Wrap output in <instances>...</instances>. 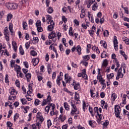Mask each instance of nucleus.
Wrapping results in <instances>:
<instances>
[{"instance_id":"nucleus-1","label":"nucleus","mask_w":129,"mask_h":129,"mask_svg":"<svg viewBox=\"0 0 129 129\" xmlns=\"http://www.w3.org/2000/svg\"><path fill=\"white\" fill-rule=\"evenodd\" d=\"M71 106H72L73 108L72 109V111L71 112L72 115H74V113L75 114H79V111H77V107L75 104H73L72 102H71Z\"/></svg>"},{"instance_id":"nucleus-2","label":"nucleus","mask_w":129,"mask_h":129,"mask_svg":"<svg viewBox=\"0 0 129 129\" xmlns=\"http://www.w3.org/2000/svg\"><path fill=\"white\" fill-rule=\"evenodd\" d=\"M114 109L115 116L120 119V116H119V114H120V107L117 105H115Z\"/></svg>"},{"instance_id":"nucleus-3","label":"nucleus","mask_w":129,"mask_h":129,"mask_svg":"<svg viewBox=\"0 0 129 129\" xmlns=\"http://www.w3.org/2000/svg\"><path fill=\"white\" fill-rule=\"evenodd\" d=\"M7 8L9 10H17L19 8V6L16 3L9 4L7 5Z\"/></svg>"},{"instance_id":"nucleus-4","label":"nucleus","mask_w":129,"mask_h":129,"mask_svg":"<svg viewBox=\"0 0 129 129\" xmlns=\"http://www.w3.org/2000/svg\"><path fill=\"white\" fill-rule=\"evenodd\" d=\"M114 47L115 51L118 50V42H117V37L116 36H114V40L113 41Z\"/></svg>"},{"instance_id":"nucleus-5","label":"nucleus","mask_w":129,"mask_h":129,"mask_svg":"<svg viewBox=\"0 0 129 129\" xmlns=\"http://www.w3.org/2000/svg\"><path fill=\"white\" fill-rule=\"evenodd\" d=\"M50 25H49L47 27V30L49 31V32H51V31H53L54 30V26H55V23L54 21H51L50 22Z\"/></svg>"},{"instance_id":"nucleus-6","label":"nucleus","mask_w":129,"mask_h":129,"mask_svg":"<svg viewBox=\"0 0 129 129\" xmlns=\"http://www.w3.org/2000/svg\"><path fill=\"white\" fill-rule=\"evenodd\" d=\"M121 72H122V68H120L117 72L118 76H119L120 78H123V74L121 73Z\"/></svg>"},{"instance_id":"nucleus-7","label":"nucleus","mask_w":129,"mask_h":129,"mask_svg":"<svg viewBox=\"0 0 129 129\" xmlns=\"http://www.w3.org/2000/svg\"><path fill=\"white\" fill-rule=\"evenodd\" d=\"M52 17L49 15H46V22L47 24H51V22H53Z\"/></svg>"},{"instance_id":"nucleus-8","label":"nucleus","mask_w":129,"mask_h":129,"mask_svg":"<svg viewBox=\"0 0 129 129\" xmlns=\"http://www.w3.org/2000/svg\"><path fill=\"white\" fill-rule=\"evenodd\" d=\"M32 64L34 66H36L37 64L39 63V58H33L32 59Z\"/></svg>"},{"instance_id":"nucleus-9","label":"nucleus","mask_w":129,"mask_h":129,"mask_svg":"<svg viewBox=\"0 0 129 129\" xmlns=\"http://www.w3.org/2000/svg\"><path fill=\"white\" fill-rule=\"evenodd\" d=\"M15 71H17V74H19V72L21 71V67L20 66H18L15 64L14 66Z\"/></svg>"},{"instance_id":"nucleus-10","label":"nucleus","mask_w":129,"mask_h":129,"mask_svg":"<svg viewBox=\"0 0 129 129\" xmlns=\"http://www.w3.org/2000/svg\"><path fill=\"white\" fill-rule=\"evenodd\" d=\"M56 37V33L54 31L51 32V33L48 36L49 39H54Z\"/></svg>"},{"instance_id":"nucleus-11","label":"nucleus","mask_w":129,"mask_h":129,"mask_svg":"<svg viewBox=\"0 0 129 129\" xmlns=\"http://www.w3.org/2000/svg\"><path fill=\"white\" fill-rule=\"evenodd\" d=\"M17 93L18 92H17V91H16L14 88H12L11 89L10 94H11V95H17Z\"/></svg>"},{"instance_id":"nucleus-12","label":"nucleus","mask_w":129,"mask_h":129,"mask_svg":"<svg viewBox=\"0 0 129 129\" xmlns=\"http://www.w3.org/2000/svg\"><path fill=\"white\" fill-rule=\"evenodd\" d=\"M59 120H61V122H63L65 119H66V116L60 114L58 118Z\"/></svg>"},{"instance_id":"nucleus-13","label":"nucleus","mask_w":129,"mask_h":129,"mask_svg":"<svg viewBox=\"0 0 129 129\" xmlns=\"http://www.w3.org/2000/svg\"><path fill=\"white\" fill-rule=\"evenodd\" d=\"M68 75L67 74H66L64 75L65 79H67L66 81V83H68V82H70L71 81V77L68 76Z\"/></svg>"},{"instance_id":"nucleus-14","label":"nucleus","mask_w":129,"mask_h":129,"mask_svg":"<svg viewBox=\"0 0 129 129\" xmlns=\"http://www.w3.org/2000/svg\"><path fill=\"white\" fill-rule=\"evenodd\" d=\"M98 6L97 5V3H95L93 6L92 7V11H97Z\"/></svg>"},{"instance_id":"nucleus-15","label":"nucleus","mask_w":129,"mask_h":129,"mask_svg":"<svg viewBox=\"0 0 129 129\" xmlns=\"http://www.w3.org/2000/svg\"><path fill=\"white\" fill-rule=\"evenodd\" d=\"M25 76L27 78V81H28V82H30V81H31V73L27 74Z\"/></svg>"},{"instance_id":"nucleus-16","label":"nucleus","mask_w":129,"mask_h":129,"mask_svg":"<svg viewBox=\"0 0 129 129\" xmlns=\"http://www.w3.org/2000/svg\"><path fill=\"white\" fill-rule=\"evenodd\" d=\"M76 50L78 52V54L79 55H81V47L80 46V45H78L77 48H76Z\"/></svg>"},{"instance_id":"nucleus-17","label":"nucleus","mask_w":129,"mask_h":129,"mask_svg":"<svg viewBox=\"0 0 129 129\" xmlns=\"http://www.w3.org/2000/svg\"><path fill=\"white\" fill-rule=\"evenodd\" d=\"M12 46H13L15 51H17V49H18V46H17V42H16V41H13L12 42Z\"/></svg>"},{"instance_id":"nucleus-18","label":"nucleus","mask_w":129,"mask_h":129,"mask_svg":"<svg viewBox=\"0 0 129 129\" xmlns=\"http://www.w3.org/2000/svg\"><path fill=\"white\" fill-rule=\"evenodd\" d=\"M79 88H80V84H79V83H75V85H74L75 90H78Z\"/></svg>"},{"instance_id":"nucleus-19","label":"nucleus","mask_w":129,"mask_h":129,"mask_svg":"<svg viewBox=\"0 0 129 129\" xmlns=\"http://www.w3.org/2000/svg\"><path fill=\"white\" fill-rule=\"evenodd\" d=\"M120 53L122 55V56H123V57H124L125 60L127 59V56L125 54V53H124V51H122V50H120Z\"/></svg>"},{"instance_id":"nucleus-20","label":"nucleus","mask_w":129,"mask_h":129,"mask_svg":"<svg viewBox=\"0 0 129 129\" xmlns=\"http://www.w3.org/2000/svg\"><path fill=\"white\" fill-rule=\"evenodd\" d=\"M62 80V78H60V76L57 77V79L56 80V83L58 85H60L61 83H60V81Z\"/></svg>"},{"instance_id":"nucleus-21","label":"nucleus","mask_w":129,"mask_h":129,"mask_svg":"<svg viewBox=\"0 0 129 129\" xmlns=\"http://www.w3.org/2000/svg\"><path fill=\"white\" fill-rule=\"evenodd\" d=\"M29 90L27 91V94H31L32 92H33V88L31 87V86H28Z\"/></svg>"},{"instance_id":"nucleus-22","label":"nucleus","mask_w":129,"mask_h":129,"mask_svg":"<svg viewBox=\"0 0 129 129\" xmlns=\"http://www.w3.org/2000/svg\"><path fill=\"white\" fill-rule=\"evenodd\" d=\"M48 103H49V102L47 100L43 99L41 105L42 106H44L46 104H48Z\"/></svg>"},{"instance_id":"nucleus-23","label":"nucleus","mask_w":129,"mask_h":129,"mask_svg":"<svg viewBox=\"0 0 129 129\" xmlns=\"http://www.w3.org/2000/svg\"><path fill=\"white\" fill-rule=\"evenodd\" d=\"M33 41L34 45H37L38 43H39V38L38 37H34L33 38Z\"/></svg>"},{"instance_id":"nucleus-24","label":"nucleus","mask_w":129,"mask_h":129,"mask_svg":"<svg viewBox=\"0 0 129 129\" xmlns=\"http://www.w3.org/2000/svg\"><path fill=\"white\" fill-rule=\"evenodd\" d=\"M9 33L10 32L9 31V29L8 28V27H5L4 32V35H9Z\"/></svg>"},{"instance_id":"nucleus-25","label":"nucleus","mask_w":129,"mask_h":129,"mask_svg":"<svg viewBox=\"0 0 129 129\" xmlns=\"http://www.w3.org/2000/svg\"><path fill=\"white\" fill-rule=\"evenodd\" d=\"M63 105L66 110H69V105L67 102H64Z\"/></svg>"},{"instance_id":"nucleus-26","label":"nucleus","mask_w":129,"mask_h":129,"mask_svg":"<svg viewBox=\"0 0 129 129\" xmlns=\"http://www.w3.org/2000/svg\"><path fill=\"white\" fill-rule=\"evenodd\" d=\"M19 49L20 54H21V55H24V54H25V51H24V49H23V47L22 45L20 46Z\"/></svg>"},{"instance_id":"nucleus-27","label":"nucleus","mask_w":129,"mask_h":129,"mask_svg":"<svg viewBox=\"0 0 129 129\" xmlns=\"http://www.w3.org/2000/svg\"><path fill=\"white\" fill-rule=\"evenodd\" d=\"M123 41H124V42H125V44H126V45H129V39L126 38V37H124L123 38Z\"/></svg>"},{"instance_id":"nucleus-28","label":"nucleus","mask_w":129,"mask_h":129,"mask_svg":"<svg viewBox=\"0 0 129 129\" xmlns=\"http://www.w3.org/2000/svg\"><path fill=\"white\" fill-rule=\"evenodd\" d=\"M75 99L77 101H79V94H78L76 92L75 93Z\"/></svg>"},{"instance_id":"nucleus-29","label":"nucleus","mask_w":129,"mask_h":129,"mask_svg":"<svg viewBox=\"0 0 129 129\" xmlns=\"http://www.w3.org/2000/svg\"><path fill=\"white\" fill-rule=\"evenodd\" d=\"M83 58L84 60H85V61H88V60L90 59V57L89 56V55H85L83 56Z\"/></svg>"},{"instance_id":"nucleus-30","label":"nucleus","mask_w":129,"mask_h":129,"mask_svg":"<svg viewBox=\"0 0 129 129\" xmlns=\"http://www.w3.org/2000/svg\"><path fill=\"white\" fill-rule=\"evenodd\" d=\"M9 30L11 33H14V30L13 29V24L10 23L9 25Z\"/></svg>"},{"instance_id":"nucleus-31","label":"nucleus","mask_w":129,"mask_h":129,"mask_svg":"<svg viewBox=\"0 0 129 129\" xmlns=\"http://www.w3.org/2000/svg\"><path fill=\"white\" fill-rule=\"evenodd\" d=\"M13 18V15L12 14H9L7 17V21L8 22H10L11 20H12V18Z\"/></svg>"},{"instance_id":"nucleus-32","label":"nucleus","mask_w":129,"mask_h":129,"mask_svg":"<svg viewBox=\"0 0 129 129\" xmlns=\"http://www.w3.org/2000/svg\"><path fill=\"white\" fill-rule=\"evenodd\" d=\"M107 56V55H106V52L104 51H103V52L102 53V54L101 55V58H105Z\"/></svg>"},{"instance_id":"nucleus-33","label":"nucleus","mask_w":129,"mask_h":129,"mask_svg":"<svg viewBox=\"0 0 129 129\" xmlns=\"http://www.w3.org/2000/svg\"><path fill=\"white\" fill-rule=\"evenodd\" d=\"M103 35L104 37H108V35H109V32L108 30H105L104 31Z\"/></svg>"},{"instance_id":"nucleus-34","label":"nucleus","mask_w":129,"mask_h":129,"mask_svg":"<svg viewBox=\"0 0 129 129\" xmlns=\"http://www.w3.org/2000/svg\"><path fill=\"white\" fill-rule=\"evenodd\" d=\"M15 63H16V61H15V60H12L11 61V67L12 68H14V67H15V65H16L15 64Z\"/></svg>"},{"instance_id":"nucleus-35","label":"nucleus","mask_w":129,"mask_h":129,"mask_svg":"<svg viewBox=\"0 0 129 129\" xmlns=\"http://www.w3.org/2000/svg\"><path fill=\"white\" fill-rule=\"evenodd\" d=\"M40 102H41V101H40V100L38 99H35V105L36 106L37 105H39V104H40Z\"/></svg>"},{"instance_id":"nucleus-36","label":"nucleus","mask_w":129,"mask_h":129,"mask_svg":"<svg viewBox=\"0 0 129 129\" xmlns=\"http://www.w3.org/2000/svg\"><path fill=\"white\" fill-rule=\"evenodd\" d=\"M5 82L6 83H10V81H9V75H6L5 78Z\"/></svg>"},{"instance_id":"nucleus-37","label":"nucleus","mask_w":129,"mask_h":129,"mask_svg":"<svg viewBox=\"0 0 129 129\" xmlns=\"http://www.w3.org/2000/svg\"><path fill=\"white\" fill-rule=\"evenodd\" d=\"M36 26L37 28H38L39 27H41V21L38 20L36 22Z\"/></svg>"},{"instance_id":"nucleus-38","label":"nucleus","mask_w":129,"mask_h":129,"mask_svg":"<svg viewBox=\"0 0 129 129\" xmlns=\"http://www.w3.org/2000/svg\"><path fill=\"white\" fill-rule=\"evenodd\" d=\"M107 59L104 60L102 64L103 66H104V67H106V66H107Z\"/></svg>"},{"instance_id":"nucleus-39","label":"nucleus","mask_w":129,"mask_h":129,"mask_svg":"<svg viewBox=\"0 0 129 129\" xmlns=\"http://www.w3.org/2000/svg\"><path fill=\"white\" fill-rule=\"evenodd\" d=\"M17 76L18 77L23 78V77H24V74L20 71V72H19L18 74H17Z\"/></svg>"},{"instance_id":"nucleus-40","label":"nucleus","mask_w":129,"mask_h":129,"mask_svg":"<svg viewBox=\"0 0 129 129\" xmlns=\"http://www.w3.org/2000/svg\"><path fill=\"white\" fill-rule=\"evenodd\" d=\"M27 27H28V26L27 25V22H23V28L24 30H27V29H26V28H27Z\"/></svg>"},{"instance_id":"nucleus-41","label":"nucleus","mask_w":129,"mask_h":129,"mask_svg":"<svg viewBox=\"0 0 129 129\" xmlns=\"http://www.w3.org/2000/svg\"><path fill=\"white\" fill-rule=\"evenodd\" d=\"M22 104L25 105L27 104V100L26 99L23 98L21 99Z\"/></svg>"},{"instance_id":"nucleus-42","label":"nucleus","mask_w":129,"mask_h":129,"mask_svg":"<svg viewBox=\"0 0 129 129\" xmlns=\"http://www.w3.org/2000/svg\"><path fill=\"white\" fill-rule=\"evenodd\" d=\"M47 12L48 14H52V13H53V8L51 7H49Z\"/></svg>"},{"instance_id":"nucleus-43","label":"nucleus","mask_w":129,"mask_h":129,"mask_svg":"<svg viewBox=\"0 0 129 129\" xmlns=\"http://www.w3.org/2000/svg\"><path fill=\"white\" fill-rule=\"evenodd\" d=\"M113 76H114V75H113V73H111L107 76V78H108V79H111L112 77H113Z\"/></svg>"},{"instance_id":"nucleus-44","label":"nucleus","mask_w":129,"mask_h":129,"mask_svg":"<svg viewBox=\"0 0 129 129\" xmlns=\"http://www.w3.org/2000/svg\"><path fill=\"white\" fill-rule=\"evenodd\" d=\"M31 55H32V56H37V52L35 50H32L31 51Z\"/></svg>"},{"instance_id":"nucleus-45","label":"nucleus","mask_w":129,"mask_h":129,"mask_svg":"<svg viewBox=\"0 0 129 129\" xmlns=\"http://www.w3.org/2000/svg\"><path fill=\"white\" fill-rule=\"evenodd\" d=\"M37 29L38 33L43 32V28H42V27L40 26V27H37Z\"/></svg>"},{"instance_id":"nucleus-46","label":"nucleus","mask_w":129,"mask_h":129,"mask_svg":"<svg viewBox=\"0 0 129 129\" xmlns=\"http://www.w3.org/2000/svg\"><path fill=\"white\" fill-rule=\"evenodd\" d=\"M70 36H73V32H72V27H70L69 31Z\"/></svg>"},{"instance_id":"nucleus-47","label":"nucleus","mask_w":129,"mask_h":129,"mask_svg":"<svg viewBox=\"0 0 129 129\" xmlns=\"http://www.w3.org/2000/svg\"><path fill=\"white\" fill-rule=\"evenodd\" d=\"M49 107H51L52 110H54V109H55V107H56V106L54 104H50Z\"/></svg>"},{"instance_id":"nucleus-48","label":"nucleus","mask_w":129,"mask_h":129,"mask_svg":"<svg viewBox=\"0 0 129 129\" xmlns=\"http://www.w3.org/2000/svg\"><path fill=\"white\" fill-rule=\"evenodd\" d=\"M74 23H75V25H76V26H79V21L77 20V19H75L74 20Z\"/></svg>"},{"instance_id":"nucleus-49","label":"nucleus","mask_w":129,"mask_h":129,"mask_svg":"<svg viewBox=\"0 0 129 129\" xmlns=\"http://www.w3.org/2000/svg\"><path fill=\"white\" fill-rule=\"evenodd\" d=\"M7 126H9V127H12V126H13V123L10 121H8L7 122Z\"/></svg>"},{"instance_id":"nucleus-50","label":"nucleus","mask_w":129,"mask_h":129,"mask_svg":"<svg viewBox=\"0 0 129 129\" xmlns=\"http://www.w3.org/2000/svg\"><path fill=\"white\" fill-rule=\"evenodd\" d=\"M52 43V40H48L46 41V42L45 43L46 45H47L48 46L51 45Z\"/></svg>"},{"instance_id":"nucleus-51","label":"nucleus","mask_w":129,"mask_h":129,"mask_svg":"<svg viewBox=\"0 0 129 129\" xmlns=\"http://www.w3.org/2000/svg\"><path fill=\"white\" fill-rule=\"evenodd\" d=\"M95 121L93 120H90L89 121V125L92 126V127H93L94 126L93 125V123H94Z\"/></svg>"},{"instance_id":"nucleus-52","label":"nucleus","mask_w":129,"mask_h":129,"mask_svg":"<svg viewBox=\"0 0 129 129\" xmlns=\"http://www.w3.org/2000/svg\"><path fill=\"white\" fill-rule=\"evenodd\" d=\"M111 98H112V100H113V101H114V100H115V98H116V97L115 96V93H113L112 94Z\"/></svg>"},{"instance_id":"nucleus-53","label":"nucleus","mask_w":129,"mask_h":129,"mask_svg":"<svg viewBox=\"0 0 129 129\" xmlns=\"http://www.w3.org/2000/svg\"><path fill=\"white\" fill-rule=\"evenodd\" d=\"M50 106H46L45 110L47 112V113H49V110H50Z\"/></svg>"},{"instance_id":"nucleus-54","label":"nucleus","mask_w":129,"mask_h":129,"mask_svg":"<svg viewBox=\"0 0 129 129\" xmlns=\"http://www.w3.org/2000/svg\"><path fill=\"white\" fill-rule=\"evenodd\" d=\"M109 122H108V120H106L105 122H104L103 123V125H104V126H107L108 124H109Z\"/></svg>"},{"instance_id":"nucleus-55","label":"nucleus","mask_w":129,"mask_h":129,"mask_svg":"<svg viewBox=\"0 0 129 129\" xmlns=\"http://www.w3.org/2000/svg\"><path fill=\"white\" fill-rule=\"evenodd\" d=\"M98 107H95L94 108V110L95 111V112H97L98 115H99V113H98Z\"/></svg>"},{"instance_id":"nucleus-56","label":"nucleus","mask_w":129,"mask_h":129,"mask_svg":"<svg viewBox=\"0 0 129 129\" xmlns=\"http://www.w3.org/2000/svg\"><path fill=\"white\" fill-rule=\"evenodd\" d=\"M15 83L17 87H19V88H20V81H19V80H16Z\"/></svg>"},{"instance_id":"nucleus-57","label":"nucleus","mask_w":129,"mask_h":129,"mask_svg":"<svg viewBox=\"0 0 129 129\" xmlns=\"http://www.w3.org/2000/svg\"><path fill=\"white\" fill-rule=\"evenodd\" d=\"M47 85L49 87V88H51V87H52V83L50 81H48L47 83Z\"/></svg>"},{"instance_id":"nucleus-58","label":"nucleus","mask_w":129,"mask_h":129,"mask_svg":"<svg viewBox=\"0 0 129 129\" xmlns=\"http://www.w3.org/2000/svg\"><path fill=\"white\" fill-rule=\"evenodd\" d=\"M47 125L49 126H51L52 125V122H51V120H47Z\"/></svg>"},{"instance_id":"nucleus-59","label":"nucleus","mask_w":129,"mask_h":129,"mask_svg":"<svg viewBox=\"0 0 129 129\" xmlns=\"http://www.w3.org/2000/svg\"><path fill=\"white\" fill-rule=\"evenodd\" d=\"M124 11H125V14L128 15V8L127 7H125V8H124Z\"/></svg>"},{"instance_id":"nucleus-60","label":"nucleus","mask_w":129,"mask_h":129,"mask_svg":"<svg viewBox=\"0 0 129 129\" xmlns=\"http://www.w3.org/2000/svg\"><path fill=\"white\" fill-rule=\"evenodd\" d=\"M37 118H39V119L41 121V122H43V121H44V118H43L42 116H39V117H37Z\"/></svg>"},{"instance_id":"nucleus-61","label":"nucleus","mask_w":129,"mask_h":129,"mask_svg":"<svg viewBox=\"0 0 129 129\" xmlns=\"http://www.w3.org/2000/svg\"><path fill=\"white\" fill-rule=\"evenodd\" d=\"M25 47L27 49H28V48H30V42H26L25 44Z\"/></svg>"},{"instance_id":"nucleus-62","label":"nucleus","mask_w":129,"mask_h":129,"mask_svg":"<svg viewBox=\"0 0 129 129\" xmlns=\"http://www.w3.org/2000/svg\"><path fill=\"white\" fill-rule=\"evenodd\" d=\"M72 67H73L74 68H77V67H78V66H77V64L76 63H74V62H72Z\"/></svg>"},{"instance_id":"nucleus-63","label":"nucleus","mask_w":129,"mask_h":129,"mask_svg":"<svg viewBox=\"0 0 129 129\" xmlns=\"http://www.w3.org/2000/svg\"><path fill=\"white\" fill-rule=\"evenodd\" d=\"M100 96L101 98H104V97L105 96V94L104 93V92H101L100 94Z\"/></svg>"},{"instance_id":"nucleus-64","label":"nucleus","mask_w":129,"mask_h":129,"mask_svg":"<svg viewBox=\"0 0 129 129\" xmlns=\"http://www.w3.org/2000/svg\"><path fill=\"white\" fill-rule=\"evenodd\" d=\"M56 78V72H53L52 74V79L53 80L55 79Z\"/></svg>"}]
</instances>
